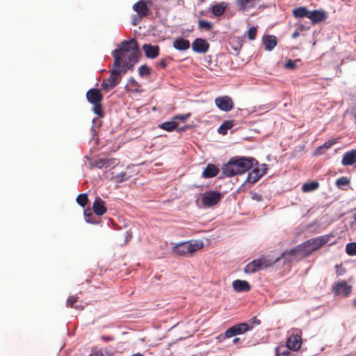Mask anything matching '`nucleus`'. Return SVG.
<instances>
[{"instance_id":"obj_56","label":"nucleus","mask_w":356,"mask_h":356,"mask_svg":"<svg viewBox=\"0 0 356 356\" xmlns=\"http://www.w3.org/2000/svg\"><path fill=\"white\" fill-rule=\"evenodd\" d=\"M353 305L356 306V298L353 300Z\"/></svg>"},{"instance_id":"obj_12","label":"nucleus","mask_w":356,"mask_h":356,"mask_svg":"<svg viewBox=\"0 0 356 356\" xmlns=\"http://www.w3.org/2000/svg\"><path fill=\"white\" fill-rule=\"evenodd\" d=\"M216 105L222 111H229L234 107L232 98L229 96L218 97L215 99Z\"/></svg>"},{"instance_id":"obj_7","label":"nucleus","mask_w":356,"mask_h":356,"mask_svg":"<svg viewBox=\"0 0 356 356\" xmlns=\"http://www.w3.org/2000/svg\"><path fill=\"white\" fill-rule=\"evenodd\" d=\"M200 248L198 243L184 242L174 246L172 248V252L179 256H187L194 253Z\"/></svg>"},{"instance_id":"obj_34","label":"nucleus","mask_w":356,"mask_h":356,"mask_svg":"<svg viewBox=\"0 0 356 356\" xmlns=\"http://www.w3.org/2000/svg\"><path fill=\"white\" fill-rule=\"evenodd\" d=\"M233 121H225L218 128V133L221 134H226L227 132V130L231 129L233 127Z\"/></svg>"},{"instance_id":"obj_40","label":"nucleus","mask_w":356,"mask_h":356,"mask_svg":"<svg viewBox=\"0 0 356 356\" xmlns=\"http://www.w3.org/2000/svg\"><path fill=\"white\" fill-rule=\"evenodd\" d=\"M191 113L181 114V115H177L174 116L173 120L175 121L180 120V121L184 122L191 117Z\"/></svg>"},{"instance_id":"obj_42","label":"nucleus","mask_w":356,"mask_h":356,"mask_svg":"<svg viewBox=\"0 0 356 356\" xmlns=\"http://www.w3.org/2000/svg\"><path fill=\"white\" fill-rule=\"evenodd\" d=\"M257 30L254 26L250 28L248 31V38H249V40H252L255 39L256 35H257Z\"/></svg>"},{"instance_id":"obj_15","label":"nucleus","mask_w":356,"mask_h":356,"mask_svg":"<svg viewBox=\"0 0 356 356\" xmlns=\"http://www.w3.org/2000/svg\"><path fill=\"white\" fill-rule=\"evenodd\" d=\"M301 343V337L298 334L290 335L286 341L287 348L293 350H298L300 348Z\"/></svg>"},{"instance_id":"obj_50","label":"nucleus","mask_w":356,"mask_h":356,"mask_svg":"<svg viewBox=\"0 0 356 356\" xmlns=\"http://www.w3.org/2000/svg\"><path fill=\"white\" fill-rule=\"evenodd\" d=\"M318 187V183L316 181H313V190L317 188Z\"/></svg>"},{"instance_id":"obj_46","label":"nucleus","mask_w":356,"mask_h":356,"mask_svg":"<svg viewBox=\"0 0 356 356\" xmlns=\"http://www.w3.org/2000/svg\"><path fill=\"white\" fill-rule=\"evenodd\" d=\"M157 65L161 69L165 68L166 66H167V63H166L165 59H161L159 62H158Z\"/></svg>"},{"instance_id":"obj_45","label":"nucleus","mask_w":356,"mask_h":356,"mask_svg":"<svg viewBox=\"0 0 356 356\" xmlns=\"http://www.w3.org/2000/svg\"><path fill=\"white\" fill-rule=\"evenodd\" d=\"M302 189L304 192L312 191V182H307L303 184Z\"/></svg>"},{"instance_id":"obj_55","label":"nucleus","mask_w":356,"mask_h":356,"mask_svg":"<svg viewBox=\"0 0 356 356\" xmlns=\"http://www.w3.org/2000/svg\"><path fill=\"white\" fill-rule=\"evenodd\" d=\"M131 356H143V355L140 354V353H136V354L132 355Z\"/></svg>"},{"instance_id":"obj_28","label":"nucleus","mask_w":356,"mask_h":356,"mask_svg":"<svg viewBox=\"0 0 356 356\" xmlns=\"http://www.w3.org/2000/svg\"><path fill=\"white\" fill-rule=\"evenodd\" d=\"M264 43L266 49L268 51H271L277 45V38L274 35H268L264 39Z\"/></svg>"},{"instance_id":"obj_30","label":"nucleus","mask_w":356,"mask_h":356,"mask_svg":"<svg viewBox=\"0 0 356 356\" xmlns=\"http://www.w3.org/2000/svg\"><path fill=\"white\" fill-rule=\"evenodd\" d=\"M127 87L129 88L128 90L132 92H138L140 91L141 86L134 79L131 78L128 81Z\"/></svg>"},{"instance_id":"obj_37","label":"nucleus","mask_w":356,"mask_h":356,"mask_svg":"<svg viewBox=\"0 0 356 356\" xmlns=\"http://www.w3.org/2000/svg\"><path fill=\"white\" fill-rule=\"evenodd\" d=\"M76 202L80 206L84 207L88 202V197L87 194H79L76 197Z\"/></svg>"},{"instance_id":"obj_19","label":"nucleus","mask_w":356,"mask_h":356,"mask_svg":"<svg viewBox=\"0 0 356 356\" xmlns=\"http://www.w3.org/2000/svg\"><path fill=\"white\" fill-rule=\"evenodd\" d=\"M293 15L296 18H308L312 22V11L308 10L305 7H299L293 10Z\"/></svg>"},{"instance_id":"obj_41","label":"nucleus","mask_w":356,"mask_h":356,"mask_svg":"<svg viewBox=\"0 0 356 356\" xmlns=\"http://www.w3.org/2000/svg\"><path fill=\"white\" fill-rule=\"evenodd\" d=\"M84 216L86 217L87 222H91V223L94 222V221L92 220L93 214H92V210L88 208L84 211Z\"/></svg>"},{"instance_id":"obj_27","label":"nucleus","mask_w":356,"mask_h":356,"mask_svg":"<svg viewBox=\"0 0 356 356\" xmlns=\"http://www.w3.org/2000/svg\"><path fill=\"white\" fill-rule=\"evenodd\" d=\"M227 5L225 2H220L215 4L212 7V13L216 16L219 17L224 14Z\"/></svg>"},{"instance_id":"obj_49","label":"nucleus","mask_w":356,"mask_h":356,"mask_svg":"<svg viewBox=\"0 0 356 356\" xmlns=\"http://www.w3.org/2000/svg\"><path fill=\"white\" fill-rule=\"evenodd\" d=\"M352 112L354 115L355 123H356V105L352 108Z\"/></svg>"},{"instance_id":"obj_16","label":"nucleus","mask_w":356,"mask_h":356,"mask_svg":"<svg viewBox=\"0 0 356 356\" xmlns=\"http://www.w3.org/2000/svg\"><path fill=\"white\" fill-rule=\"evenodd\" d=\"M142 48L148 58H156L159 55L160 49L158 45L145 44Z\"/></svg>"},{"instance_id":"obj_18","label":"nucleus","mask_w":356,"mask_h":356,"mask_svg":"<svg viewBox=\"0 0 356 356\" xmlns=\"http://www.w3.org/2000/svg\"><path fill=\"white\" fill-rule=\"evenodd\" d=\"M232 286L236 292H248L251 287L250 284L245 280H236L232 282Z\"/></svg>"},{"instance_id":"obj_4","label":"nucleus","mask_w":356,"mask_h":356,"mask_svg":"<svg viewBox=\"0 0 356 356\" xmlns=\"http://www.w3.org/2000/svg\"><path fill=\"white\" fill-rule=\"evenodd\" d=\"M122 74H123L122 69L119 67V58H115L110 76L102 83V88L106 91H109L115 88L120 82Z\"/></svg>"},{"instance_id":"obj_53","label":"nucleus","mask_w":356,"mask_h":356,"mask_svg":"<svg viewBox=\"0 0 356 356\" xmlns=\"http://www.w3.org/2000/svg\"><path fill=\"white\" fill-rule=\"evenodd\" d=\"M186 127H180V128H178V129H177V131H178L179 132H181V131H185V130H186Z\"/></svg>"},{"instance_id":"obj_54","label":"nucleus","mask_w":356,"mask_h":356,"mask_svg":"<svg viewBox=\"0 0 356 356\" xmlns=\"http://www.w3.org/2000/svg\"><path fill=\"white\" fill-rule=\"evenodd\" d=\"M90 356H104L103 354L102 353H97L95 354H94L93 355H90Z\"/></svg>"},{"instance_id":"obj_33","label":"nucleus","mask_w":356,"mask_h":356,"mask_svg":"<svg viewBox=\"0 0 356 356\" xmlns=\"http://www.w3.org/2000/svg\"><path fill=\"white\" fill-rule=\"evenodd\" d=\"M334 143L332 141H327L325 143H324L323 145L319 146L314 152H313L314 155H321L322 154H324L325 151L329 149Z\"/></svg>"},{"instance_id":"obj_26","label":"nucleus","mask_w":356,"mask_h":356,"mask_svg":"<svg viewBox=\"0 0 356 356\" xmlns=\"http://www.w3.org/2000/svg\"><path fill=\"white\" fill-rule=\"evenodd\" d=\"M330 236H321L313 240V251L319 249L329 241Z\"/></svg>"},{"instance_id":"obj_9","label":"nucleus","mask_w":356,"mask_h":356,"mask_svg":"<svg viewBox=\"0 0 356 356\" xmlns=\"http://www.w3.org/2000/svg\"><path fill=\"white\" fill-rule=\"evenodd\" d=\"M252 325H249L246 323H238L228 328L225 332V337L226 338H230L238 334H241L252 330Z\"/></svg>"},{"instance_id":"obj_11","label":"nucleus","mask_w":356,"mask_h":356,"mask_svg":"<svg viewBox=\"0 0 356 356\" xmlns=\"http://www.w3.org/2000/svg\"><path fill=\"white\" fill-rule=\"evenodd\" d=\"M152 0H148L147 1L140 0L133 6V9L135 12L137 13L140 18H143L147 17L149 15V10L148 6H152Z\"/></svg>"},{"instance_id":"obj_36","label":"nucleus","mask_w":356,"mask_h":356,"mask_svg":"<svg viewBox=\"0 0 356 356\" xmlns=\"http://www.w3.org/2000/svg\"><path fill=\"white\" fill-rule=\"evenodd\" d=\"M152 72V68L147 65H143L138 68V74L140 77L148 76Z\"/></svg>"},{"instance_id":"obj_1","label":"nucleus","mask_w":356,"mask_h":356,"mask_svg":"<svg viewBox=\"0 0 356 356\" xmlns=\"http://www.w3.org/2000/svg\"><path fill=\"white\" fill-rule=\"evenodd\" d=\"M112 55L114 60L115 58H119V67L122 69V73L125 74L138 61L140 56L139 44L135 38L123 40L119 48L113 51Z\"/></svg>"},{"instance_id":"obj_25","label":"nucleus","mask_w":356,"mask_h":356,"mask_svg":"<svg viewBox=\"0 0 356 356\" xmlns=\"http://www.w3.org/2000/svg\"><path fill=\"white\" fill-rule=\"evenodd\" d=\"M311 24H312V22H309L308 25H304L301 21H299L298 27L293 33L292 38L295 39L300 35H304L305 33L309 30Z\"/></svg>"},{"instance_id":"obj_21","label":"nucleus","mask_w":356,"mask_h":356,"mask_svg":"<svg viewBox=\"0 0 356 356\" xmlns=\"http://www.w3.org/2000/svg\"><path fill=\"white\" fill-rule=\"evenodd\" d=\"M218 172V168L214 164L209 163L202 172V177L204 178H211L216 176Z\"/></svg>"},{"instance_id":"obj_32","label":"nucleus","mask_w":356,"mask_h":356,"mask_svg":"<svg viewBox=\"0 0 356 356\" xmlns=\"http://www.w3.org/2000/svg\"><path fill=\"white\" fill-rule=\"evenodd\" d=\"M276 356H293V354L290 351L287 346H280L275 350Z\"/></svg>"},{"instance_id":"obj_47","label":"nucleus","mask_w":356,"mask_h":356,"mask_svg":"<svg viewBox=\"0 0 356 356\" xmlns=\"http://www.w3.org/2000/svg\"><path fill=\"white\" fill-rule=\"evenodd\" d=\"M250 323L252 325H259L261 324V321L254 316L250 320Z\"/></svg>"},{"instance_id":"obj_10","label":"nucleus","mask_w":356,"mask_h":356,"mask_svg":"<svg viewBox=\"0 0 356 356\" xmlns=\"http://www.w3.org/2000/svg\"><path fill=\"white\" fill-rule=\"evenodd\" d=\"M268 170V165L265 163L261 164L259 167L254 168L248 175L246 181L250 184L256 183Z\"/></svg>"},{"instance_id":"obj_31","label":"nucleus","mask_w":356,"mask_h":356,"mask_svg":"<svg viewBox=\"0 0 356 356\" xmlns=\"http://www.w3.org/2000/svg\"><path fill=\"white\" fill-rule=\"evenodd\" d=\"M78 297L75 296H71L68 298L66 302L67 307L75 308L76 309L82 310L83 307L81 305H75L78 301Z\"/></svg>"},{"instance_id":"obj_17","label":"nucleus","mask_w":356,"mask_h":356,"mask_svg":"<svg viewBox=\"0 0 356 356\" xmlns=\"http://www.w3.org/2000/svg\"><path fill=\"white\" fill-rule=\"evenodd\" d=\"M105 204L106 203L102 199L99 197H97L92 204L94 213L99 216L104 215L107 211Z\"/></svg>"},{"instance_id":"obj_44","label":"nucleus","mask_w":356,"mask_h":356,"mask_svg":"<svg viewBox=\"0 0 356 356\" xmlns=\"http://www.w3.org/2000/svg\"><path fill=\"white\" fill-rule=\"evenodd\" d=\"M284 67L289 70H295L296 68V61L293 60H289L285 64Z\"/></svg>"},{"instance_id":"obj_52","label":"nucleus","mask_w":356,"mask_h":356,"mask_svg":"<svg viewBox=\"0 0 356 356\" xmlns=\"http://www.w3.org/2000/svg\"><path fill=\"white\" fill-rule=\"evenodd\" d=\"M253 199H256L257 200H260L261 197H259L258 195H254Z\"/></svg>"},{"instance_id":"obj_39","label":"nucleus","mask_w":356,"mask_h":356,"mask_svg":"<svg viewBox=\"0 0 356 356\" xmlns=\"http://www.w3.org/2000/svg\"><path fill=\"white\" fill-rule=\"evenodd\" d=\"M350 181L346 177H341L336 181V184L339 187L346 186L349 184Z\"/></svg>"},{"instance_id":"obj_22","label":"nucleus","mask_w":356,"mask_h":356,"mask_svg":"<svg viewBox=\"0 0 356 356\" xmlns=\"http://www.w3.org/2000/svg\"><path fill=\"white\" fill-rule=\"evenodd\" d=\"M328 17V13L324 10H313V24L325 22Z\"/></svg>"},{"instance_id":"obj_3","label":"nucleus","mask_w":356,"mask_h":356,"mask_svg":"<svg viewBox=\"0 0 356 356\" xmlns=\"http://www.w3.org/2000/svg\"><path fill=\"white\" fill-rule=\"evenodd\" d=\"M312 254V242L309 240L290 250L284 251L281 256L274 259L275 263L283 259L284 263H290L296 259L303 258Z\"/></svg>"},{"instance_id":"obj_6","label":"nucleus","mask_w":356,"mask_h":356,"mask_svg":"<svg viewBox=\"0 0 356 356\" xmlns=\"http://www.w3.org/2000/svg\"><path fill=\"white\" fill-rule=\"evenodd\" d=\"M274 264L275 261L273 260L263 257L254 259L248 264L244 268V272L245 273H254L262 268L270 267Z\"/></svg>"},{"instance_id":"obj_23","label":"nucleus","mask_w":356,"mask_h":356,"mask_svg":"<svg viewBox=\"0 0 356 356\" xmlns=\"http://www.w3.org/2000/svg\"><path fill=\"white\" fill-rule=\"evenodd\" d=\"M173 47L179 51H185L189 49V40L183 38H178L173 42Z\"/></svg>"},{"instance_id":"obj_13","label":"nucleus","mask_w":356,"mask_h":356,"mask_svg":"<svg viewBox=\"0 0 356 356\" xmlns=\"http://www.w3.org/2000/svg\"><path fill=\"white\" fill-rule=\"evenodd\" d=\"M332 289L336 295L346 296L351 292L352 286L345 281H341L335 283L332 286Z\"/></svg>"},{"instance_id":"obj_57","label":"nucleus","mask_w":356,"mask_h":356,"mask_svg":"<svg viewBox=\"0 0 356 356\" xmlns=\"http://www.w3.org/2000/svg\"><path fill=\"white\" fill-rule=\"evenodd\" d=\"M355 220H356V213H355V217H354Z\"/></svg>"},{"instance_id":"obj_35","label":"nucleus","mask_w":356,"mask_h":356,"mask_svg":"<svg viewBox=\"0 0 356 356\" xmlns=\"http://www.w3.org/2000/svg\"><path fill=\"white\" fill-rule=\"evenodd\" d=\"M212 23L204 19L198 20V28L201 30L210 31L212 29Z\"/></svg>"},{"instance_id":"obj_2","label":"nucleus","mask_w":356,"mask_h":356,"mask_svg":"<svg viewBox=\"0 0 356 356\" xmlns=\"http://www.w3.org/2000/svg\"><path fill=\"white\" fill-rule=\"evenodd\" d=\"M255 164L258 162L254 158L235 156L223 165L222 170L226 177H231L247 172Z\"/></svg>"},{"instance_id":"obj_43","label":"nucleus","mask_w":356,"mask_h":356,"mask_svg":"<svg viewBox=\"0 0 356 356\" xmlns=\"http://www.w3.org/2000/svg\"><path fill=\"white\" fill-rule=\"evenodd\" d=\"M115 180L118 182L120 183V182H122V181H124L125 180H127L128 179V176H127L126 172H122L116 175L115 177Z\"/></svg>"},{"instance_id":"obj_24","label":"nucleus","mask_w":356,"mask_h":356,"mask_svg":"<svg viewBox=\"0 0 356 356\" xmlns=\"http://www.w3.org/2000/svg\"><path fill=\"white\" fill-rule=\"evenodd\" d=\"M256 0H236V5L241 10H246L255 6Z\"/></svg>"},{"instance_id":"obj_5","label":"nucleus","mask_w":356,"mask_h":356,"mask_svg":"<svg viewBox=\"0 0 356 356\" xmlns=\"http://www.w3.org/2000/svg\"><path fill=\"white\" fill-rule=\"evenodd\" d=\"M86 99L88 102L93 105L92 111L99 118H103L104 115L102 105L103 95L101 91L97 88H90L86 92Z\"/></svg>"},{"instance_id":"obj_51","label":"nucleus","mask_w":356,"mask_h":356,"mask_svg":"<svg viewBox=\"0 0 356 356\" xmlns=\"http://www.w3.org/2000/svg\"><path fill=\"white\" fill-rule=\"evenodd\" d=\"M239 341H240V339H239V338H237V337H236V338H234V339H233V343H238Z\"/></svg>"},{"instance_id":"obj_48","label":"nucleus","mask_w":356,"mask_h":356,"mask_svg":"<svg viewBox=\"0 0 356 356\" xmlns=\"http://www.w3.org/2000/svg\"><path fill=\"white\" fill-rule=\"evenodd\" d=\"M336 268H337V273L339 275H342L345 272V270L342 268L341 266H337Z\"/></svg>"},{"instance_id":"obj_38","label":"nucleus","mask_w":356,"mask_h":356,"mask_svg":"<svg viewBox=\"0 0 356 356\" xmlns=\"http://www.w3.org/2000/svg\"><path fill=\"white\" fill-rule=\"evenodd\" d=\"M346 253L349 255L353 256L356 254V243H350L346 245Z\"/></svg>"},{"instance_id":"obj_29","label":"nucleus","mask_w":356,"mask_h":356,"mask_svg":"<svg viewBox=\"0 0 356 356\" xmlns=\"http://www.w3.org/2000/svg\"><path fill=\"white\" fill-rule=\"evenodd\" d=\"M178 123L177 121H168L163 122L159 127L167 131H172L177 129Z\"/></svg>"},{"instance_id":"obj_20","label":"nucleus","mask_w":356,"mask_h":356,"mask_svg":"<svg viewBox=\"0 0 356 356\" xmlns=\"http://www.w3.org/2000/svg\"><path fill=\"white\" fill-rule=\"evenodd\" d=\"M341 163L344 165H350L356 163V149L345 153Z\"/></svg>"},{"instance_id":"obj_14","label":"nucleus","mask_w":356,"mask_h":356,"mask_svg":"<svg viewBox=\"0 0 356 356\" xmlns=\"http://www.w3.org/2000/svg\"><path fill=\"white\" fill-rule=\"evenodd\" d=\"M209 49V42L202 38H196L192 43V49L199 54H204Z\"/></svg>"},{"instance_id":"obj_8","label":"nucleus","mask_w":356,"mask_h":356,"mask_svg":"<svg viewBox=\"0 0 356 356\" xmlns=\"http://www.w3.org/2000/svg\"><path fill=\"white\" fill-rule=\"evenodd\" d=\"M222 195L215 191H208L202 193V202L204 206L211 207L216 205L222 199Z\"/></svg>"}]
</instances>
